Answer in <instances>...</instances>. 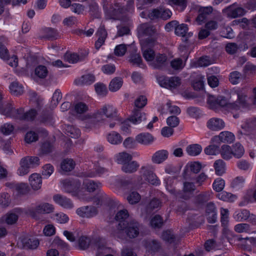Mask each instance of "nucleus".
Segmentation results:
<instances>
[{
	"label": "nucleus",
	"instance_id": "nucleus-53",
	"mask_svg": "<svg viewBox=\"0 0 256 256\" xmlns=\"http://www.w3.org/2000/svg\"><path fill=\"white\" fill-rule=\"evenodd\" d=\"M64 59L70 63H76L81 60V58L76 54L66 53L64 56Z\"/></svg>",
	"mask_w": 256,
	"mask_h": 256
},
{
	"label": "nucleus",
	"instance_id": "nucleus-52",
	"mask_svg": "<svg viewBox=\"0 0 256 256\" xmlns=\"http://www.w3.org/2000/svg\"><path fill=\"white\" fill-rule=\"evenodd\" d=\"M244 13L245 10L243 8H236L231 10L229 12L228 15L231 18H236L242 16L244 15Z\"/></svg>",
	"mask_w": 256,
	"mask_h": 256
},
{
	"label": "nucleus",
	"instance_id": "nucleus-28",
	"mask_svg": "<svg viewBox=\"0 0 256 256\" xmlns=\"http://www.w3.org/2000/svg\"><path fill=\"white\" fill-rule=\"evenodd\" d=\"M54 150V143L49 140H46L42 144L40 150L41 154L46 155L52 153Z\"/></svg>",
	"mask_w": 256,
	"mask_h": 256
},
{
	"label": "nucleus",
	"instance_id": "nucleus-12",
	"mask_svg": "<svg viewBox=\"0 0 256 256\" xmlns=\"http://www.w3.org/2000/svg\"><path fill=\"white\" fill-rule=\"evenodd\" d=\"M206 212L208 216V220L209 223H214L216 221V208L212 202L207 204L206 208Z\"/></svg>",
	"mask_w": 256,
	"mask_h": 256
},
{
	"label": "nucleus",
	"instance_id": "nucleus-64",
	"mask_svg": "<svg viewBox=\"0 0 256 256\" xmlns=\"http://www.w3.org/2000/svg\"><path fill=\"white\" fill-rule=\"evenodd\" d=\"M52 244L54 246H57L58 248L64 250L68 249V244L58 237H56Z\"/></svg>",
	"mask_w": 256,
	"mask_h": 256
},
{
	"label": "nucleus",
	"instance_id": "nucleus-54",
	"mask_svg": "<svg viewBox=\"0 0 256 256\" xmlns=\"http://www.w3.org/2000/svg\"><path fill=\"white\" fill-rule=\"evenodd\" d=\"M241 76L242 74L240 72L234 71L230 73L229 80L232 84H236L240 82Z\"/></svg>",
	"mask_w": 256,
	"mask_h": 256
},
{
	"label": "nucleus",
	"instance_id": "nucleus-55",
	"mask_svg": "<svg viewBox=\"0 0 256 256\" xmlns=\"http://www.w3.org/2000/svg\"><path fill=\"white\" fill-rule=\"evenodd\" d=\"M143 52L142 55L147 61H152L154 58V52L152 48H142Z\"/></svg>",
	"mask_w": 256,
	"mask_h": 256
},
{
	"label": "nucleus",
	"instance_id": "nucleus-33",
	"mask_svg": "<svg viewBox=\"0 0 256 256\" xmlns=\"http://www.w3.org/2000/svg\"><path fill=\"white\" fill-rule=\"evenodd\" d=\"M122 83V79L121 78L116 77L110 82L109 89L112 92H116L121 88Z\"/></svg>",
	"mask_w": 256,
	"mask_h": 256
},
{
	"label": "nucleus",
	"instance_id": "nucleus-1",
	"mask_svg": "<svg viewBox=\"0 0 256 256\" xmlns=\"http://www.w3.org/2000/svg\"><path fill=\"white\" fill-rule=\"evenodd\" d=\"M104 116L110 120L120 122L116 109L110 104H105L96 112L83 116L82 120L86 123V128H92L100 122H106Z\"/></svg>",
	"mask_w": 256,
	"mask_h": 256
},
{
	"label": "nucleus",
	"instance_id": "nucleus-27",
	"mask_svg": "<svg viewBox=\"0 0 256 256\" xmlns=\"http://www.w3.org/2000/svg\"><path fill=\"white\" fill-rule=\"evenodd\" d=\"M30 184L34 190H38L41 187L42 180L40 176L36 173L33 174L29 178Z\"/></svg>",
	"mask_w": 256,
	"mask_h": 256
},
{
	"label": "nucleus",
	"instance_id": "nucleus-3",
	"mask_svg": "<svg viewBox=\"0 0 256 256\" xmlns=\"http://www.w3.org/2000/svg\"><path fill=\"white\" fill-rule=\"evenodd\" d=\"M140 224L135 220L128 222L125 228H122L118 230L116 236L121 239L125 238V235L130 238L137 237L140 232Z\"/></svg>",
	"mask_w": 256,
	"mask_h": 256
},
{
	"label": "nucleus",
	"instance_id": "nucleus-20",
	"mask_svg": "<svg viewBox=\"0 0 256 256\" xmlns=\"http://www.w3.org/2000/svg\"><path fill=\"white\" fill-rule=\"evenodd\" d=\"M188 28L187 24H178L176 27L175 34L177 36L185 38L184 40L186 42L188 40V38L192 35V32H188Z\"/></svg>",
	"mask_w": 256,
	"mask_h": 256
},
{
	"label": "nucleus",
	"instance_id": "nucleus-6",
	"mask_svg": "<svg viewBox=\"0 0 256 256\" xmlns=\"http://www.w3.org/2000/svg\"><path fill=\"white\" fill-rule=\"evenodd\" d=\"M196 190V186L192 182H185L183 184L182 192H178L176 194L177 198L184 200L190 199Z\"/></svg>",
	"mask_w": 256,
	"mask_h": 256
},
{
	"label": "nucleus",
	"instance_id": "nucleus-19",
	"mask_svg": "<svg viewBox=\"0 0 256 256\" xmlns=\"http://www.w3.org/2000/svg\"><path fill=\"white\" fill-rule=\"evenodd\" d=\"M224 122L218 118H212L207 122L208 128L212 130H220L224 127Z\"/></svg>",
	"mask_w": 256,
	"mask_h": 256
},
{
	"label": "nucleus",
	"instance_id": "nucleus-45",
	"mask_svg": "<svg viewBox=\"0 0 256 256\" xmlns=\"http://www.w3.org/2000/svg\"><path fill=\"white\" fill-rule=\"evenodd\" d=\"M232 151L233 152V156L238 158H241L244 155V152L243 146L238 142L236 143L233 146Z\"/></svg>",
	"mask_w": 256,
	"mask_h": 256
},
{
	"label": "nucleus",
	"instance_id": "nucleus-9",
	"mask_svg": "<svg viewBox=\"0 0 256 256\" xmlns=\"http://www.w3.org/2000/svg\"><path fill=\"white\" fill-rule=\"evenodd\" d=\"M235 139L234 134L231 132L224 131L221 132L218 136H214L212 141L216 143H232Z\"/></svg>",
	"mask_w": 256,
	"mask_h": 256
},
{
	"label": "nucleus",
	"instance_id": "nucleus-4",
	"mask_svg": "<svg viewBox=\"0 0 256 256\" xmlns=\"http://www.w3.org/2000/svg\"><path fill=\"white\" fill-rule=\"evenodd\" d=\"M63 188L66 192L71 194L74 196H77L80 199L83 200L89 201L90 198H86L80 190V183L78 180H64L62 182Z\"/></svg>",
	"mask_w": 256,
	"mask_h": 256
},
{
	"label": "nucleus",
	"instance_id": "nucleus-51",
	"mask_svg": "<svg viewBox=\"0 0 256 256\" xmlns=\"http://www.w3.org/2000/svg\"><path fill=\"white\" fill-rule=\"evenodd\" d=\"M62 98V95L59 90H56L53 94L51 101V106L52 108H55L58 104L59 102Z\"/></svg>",
	"mask_w": 256,
	"mask_h": 256
},
{
	"label": "nucleus",
	"instance_id": "nucleus-50",
	"mask_svg": "<svg viewBox=\"0 0 256 256\" xmlns=\"http://www.w3.org/2000/svg\"><path fill=\"white\" fill-rule=\"evenodd\" d=\"M90 238L86 236H82L78 239V246L81 250H86L89 246Z\"/></svg>",
	"mask_w": 256,
	"mask_h": 256
},
{
	"label": "nucleus",
	"instance_id": "nucleus-17",
	"mask_svg": "<svg viewBox=\"0 0 256 256\" xmlns=\"http://www.w3.org/2000/svg\"><path fill=\"white\" fill-rule=\"evenodd\" d=\"M129 214L126 210H120L118 212L115 216V219L118 222V230L122 228H125L129 221L126 220L128 218Z\"/></svg>",
	"mask_w": 256,
	"mask_h": 256
},
{
	"label": "nucleus",
	"instance_id": "nucleus-22",
	"mask_svg": "<svg viewBox=\"0 0 256 256\" xmlns=\"http://www.w3.org/2000/svg\"><path fill=\"white\" fill-rule=\"evenodd\" d=\"M102 184L100 182L89 180H85L82 184V188L90 192L99 190Z\"/></svg>",
	"mask_w": 256,
	"mask_h": 256
},
{
	"label": "nucleus",
	"instance_id": "nucleus-59",
	"mask_svg": "<svg viewBox=\"0 0 256 256\" xmlns=\"http://www.w3.org/2000/svg\"><path fill=\"white\" fill-rule=\"evenodd\" d=\"M127 200L130 204H135L140 200V196L138 192H132L128 196Z\"/></svg>",
	"mask_w": 256,
	"mask_h": 256
},
{
	"label": "nucleus",
	"instance_id": "nucleus-21",
	"mask_svg": "<svg viewBox=\"0 0 256 256\" xmlns=\"http://www.w3.org/2000/svg\"><path fill=\"white\" fill-rule=\"evenodd\" d=\"M168 152L166 150H158L152 155V161L154 164H161L168 158Z\"/></svg>",
	"mask_w": 256,
	"mask_h": 256
},
{
	"label": "nucleus",
	"instance_id": "nucleus-60",
	"mask_svg": "<svg viewBox=\"0 0 256 256\" xmlns=\"http://www.w3.org/2000/svg\"><path fill=\"white\" fill-rule=\"evenodd\" d=\"M39 120L41 122L45 124H52L53 118L51 113H44L40 117Z\"/></svg>",
	"mask_w": 256,
	"mask_h": 256
},
{
	"label": "nucleus",
	"instance_id": "nucleus-56",
	"mask_svg": "<svg viewBox=\"0 0 256 256\" xmlns=\"http://www.w3.org/2000/svg\"><path fill=\"white\" fill-rule=\"evenodd\" d=\"M48 73L46 68L44 66H38L35 69V74L40 78H45Z\"/></svg>",
	"mask_w": 256,
	"mask_h": 256
},
{
	"label": "nucleus",
	"instance_id": "nucleus-43",
	"mask_svg": "<svg viewBox=\"0 0 256 256\" xmlns=\"http://www.w3.org/2000/svg\"><path fill=\"white\" fill-rule=\"evenodd\" d=\"M217 197L220 200L225 202H232L236 198V196L231 193L224 191L217 194Z\"/></svg>",
	"mask_w": 256,
	"mask_h": 256
},
{
	"label": "nucleus",
	"instance_id": "nucleus-41",
	"mask_svg": "<svg viewBox=\"0 0 256 256\" xmlns=\"http://www.w3.org/2000/svg\"><path fill=\"white\" fill-rule=\"evenodd\" d=\"M161 206V202L157 198L152 199L146 207V211L148 214H150L153 210L158 208Z\"/></svg>",
	"mask_w": 256,
	"mask_h": 256
},
{
	"label": "nucleus",
	"instance_id": "nucleus-40",
	"mask_svg": "<svg viewBox=\"0 0 256 256\" xmlns=\"http://www.w3.org/2000/svg\"><path fill=\"white\" fill-rule=\"evenodd\" d=\"M5 39L4 36L0 37V58L4 60H8L10 56L8 50L2 44Z\"/></svg>",
	"mask_w": 256,
	"mask_h": 256
},
{
	"label": "nucleus",
	"instance_id": "nucleus-39",
	"mask_svg": "<svg viewBox=\"0 0 256 256\" xmlns=\"http://www.w3.org/2000/svg\"><path fill=\"white\" fill-rule=\"evenodd\" d=\"M153 172V167L150 164L142 166L140 170V173L142 176V178H144V180Z\"/></svg>",
	"mask_w": 256,
	"mask_h": 256
},
{
	"label": "nucleus",
	"instance_id": "nucleus-57",
	"mask_svg": "<svg viewBox=\"0 0 256 256\" xmlns=\"http://www.w3.org/2000/svg\"><path fill=\"white\" fill-rule=\"evenodd\" d=\"M88 110V106L82 102H78L74 106V111L77 114H81L87 112Z\"/></svg>",
	"mask_w": 256,
	"mask_h": 256
},
{
	"label": "nucleus",
	"instance_id": "nucleus-36",
	"mask_svg": "<svg viewBox=\"0 0 256 256\" xmlns=\"http://www.w3.org/2000/svg\"><path fill=\"white\" fill-rule=\"evenodd\" d=\"M107 139L109 142L113 144H118L122 142V138L120 134L115 132L108 134Z\"/></svg>",
	"mask_w": 256,
	"mask_h": 256
},
{
	"label": "nucleus",
	"instance_id": "nucleus-10",
	"mask_svg": "<svg viewBox=\"0 0 256 256\" xmlns=\"http://www.w3.org/2000/svg\"><path fill=\"white\" fill-rule=\"evenodd\" d=\"M21 242L22 248L26 250H35L40 244L38 240L32 236H26L22 238Z\"/></svg>",
	"mask_w": 256,
	"mask_h": 256
},
{
	"label": "nucleus",
	"instance_id": "nucleus-30",
	"mask_svg": "<svg viewBox=\"0 0 256 256\" xmlns=\"http://www.w3.org/2000/svg\"><path fill=\"white\" fill-rule=\"evenodd\" d=\"M222 157L226 160H228L232 158L233 152L231 147L228 145L224 144L220 149V152Z\"/></svg>",
	"mask_w": 256,
	"mask_h": 256
},
{
	"label": "nucleus",
	"instance_id": "nucleus-15",
	"mask_svg": "<svg viewBox=\"0 0 256 256\" xmlns=\"http://www.w3.org/2000/svg\"><path fill=\"white\" fill-rule=\"evenodd\" d=\"M138 32L140 36H153L156 33V30L152 26L148 23H144L138 27Z\"/></svg>",
	"mask_w": 256,
	"mask_h": 256
},
{
	"label": "nucleus",
	"instance_id": "nucleus-2",
	"mask_svg": "<svg viewBox=\"0 0 256 256\" xmlns=\"http://www.w3.org/2000/svg\"><path fill=\"white\" fill-rule=\"evenodd\" d=\"M237 98L236 102L228 103L226 99L222 96L215 97L213 96H210L208 97L207 102L210 106L212 109H216L220 106H227L234 110L238 109L240 106H244L246 104V96L238 92H234L231 94L230 98Z\"/></svg>",
	"mask_w": 256,
	"mask_h": 256
},
{
	"label": "nucleus",
	"instance_id": "nucleus-58",
	"mask_svg": "<svg viewBox=\"0 0 256 256\" xmlns=\"http://www.w3.org/2000/svg\"><path fill=\"white\" fill-rule=\"evenodd\" d=\"M162 238L170 244L174 242L176 237L172 232L170 230L164 232L162 236Z\"/></svg>",
	"mask_w": 256,
	"mask_h": 256
},
{
	"label": "nucleus",
	"instance_id": "nucleus-34",
	"mask_svg": "<svg viewBox=\"0 0 256 256\" xmlns=\"http://www.w3.org/2000/svg\"><path fill=\"white\" fill-rule=\"evenodd\" d=\"M216 174L218 176H222L225 172L226 164L222 160L215 161L214 164Z\"/></svg>",
	"mask_w": 256,
	"mask_h": 256
},
{
	"label": "nucleus",
	"instance_id": "nucleus-47",
	"mask_svg": "<svg viewBox=\"0 0 256 256\" xmlns=\"http://www.w3.org/2000/svg\"><path fill=\"white\" fill-rule=\"evenodd\" d=\"M12 188L18 194H24L28 192L29 188L28 186L24 183L14 184Z\"/></svg>",
	"mask_w": 256,
	"mask_h": 256
},
{
	"label": "nucleus",
	"instance_id": "nucleus-35",
	"mask_svg": "<svg viewBox=\"0 0 256 256\" xmlns=\"http://www.w3.org/2000/svg\"><path fill=\"white\" fill-rule=\"evenodd\" d=\"M10 92L14 96L22 94L24 92L23 87L17 82H14L10 86Z\"/></svg>",
	"mask_w": 256,
	"mask_h": 256
},
{
	"label": "nucleus",
	"instance_id": "nucleus-38",
	"mask_svg": "<svg viewBox=\"0 0 256 256\" xmlns=\"http://www.w3.org/2000/svg\"><path fill=\"white\" fill-rule=\"evenodd\" d=\"M14 108L10 104L0 106V112L7 117H12Z\"/></svg>",
	"mask_w": 256,
	"mask_h": 256
},
{
	"label": "nucleus",
	"instance_id": "nucleus-44",
	"mask_svg": "<svg viewBox=\"0 0 256 256\" xmlns=\"http://www.w3.org/2000/svg\"><path fill=\"white\" fill-rule=\"evenodd\" d=\"M146 247L149 252H154L160 248V246L157 240H150L146 242Z\"/></svg>",
	"mask_w": 256,
	"mask_h": 256
},
{
	"label": "nucleus",
	"instance_id": "nucleus-7",
	"mask_svg": "<svg viewBox=\"0 0 256 256\" xmlns=\"http://www.w3.org/2000/svg\"><path fill=\"white\" fill-rule=\"evenodd\" d=\"M54 206L48 203H43L37 206L34 208H30L28 210V214L34 218L36 217L37 214H49L53 212Z\"/></svg>",
	"mask_w": 256,
	"mask_h": 256
},
{
	"label": "nucleus",
	"instance_id": "nucleus-42",
	"mask_svg": "<svg viewBox=\"0 0 256 256\" xmlns=\"http://www.w3.org/2000/svg\"><path fill=\"white\" fill-rule=\"evenodd\" d=\"M150 224L153 228H160L163 226V219L160 215H156L152 218Z\"/></svg>",
	"mask_w": 256,
	"mask_h": 256
},
{
	"label": "nucleus",
	"instance_id": "nucleus-16",
	"mask_svg": "<svg viewBox=\"0 0 256 256\" xmlns=\"http://www.w3.org/2000/svg\"><path fill=\"white\" fill-rule=\"evenodd\" d=\"M96 35L98 36V39L95 43V48L96 50H98L104 44L108 35L104 26H100Z\"/></svg>",
	"mask_w": 256,
	"mask_h": 256
},
{
	"label": "nucleus",
	"instance_id": "nucleus-48",
	"mask_svg": "<svg viewBox=\"0 0 256 256\" xmlns=\"http://www.w3.org/2000/svg\"><path fill=\"white\" fill-rule=\"evenodd\" d=\"M225 185L224 180L221 178L216 179L212 184L213 189L217 192L222 191Z\"/></svg>",
	"mask_w": 256,
	"mask_h": 256
},
{
	"label": "nucleus",
	"instance_id": "nucleus-63",
	"mask_svg": "<svg viewBox=\"0 0 256 256\" xmlns=\"http://www.w3.org/2000/svg\"><path fill=\"white\" fill-rule=\"evenodd\" d=\"M95 90L96 93L100 96H106L108 90L106 85L102 83H97L94 85Z\"/></svg>",
	"mask_w": 256,
	"mask_h": 256
},
{
	"label": "nucleus",
	"instance_id": "nucleus-18",
	"mask_svg": "<svg viewBox=\"0 0 256 256\" xmlns=\"http://www.w3.org/2000/svg\"><path fill=\"white\" fill-rule=\"evenodd\" d=\"M212 6L201 7L199 9V14L196 17V20L198 24H201L205 21L208 16L212 13Z\"/></svg>",
	"mask_w": 256,
	"mask_h": 256
},
{
	"label": "nucleus",
	"instance_id": "nucleus-62",
	"mask_svg": "<svg viewBox=\"0 0 256 256\" xmlns=\"http://www.w3.org/2000/svg\"><path fill=\"white\" fill-rule=\"evenodd\" d=\"M220 152L219 146L216 144H211L204 149V152L206 154L216 155Z\"/></svg>",
	"mask_w": 256,
	"mask_h": 256
},
{
	"label": "nucleus",
	"instance_id": "nucleus-11",
	"mask_svg": "<svg viewBox=\"0 0 256 256\" xmlns=\"http://www.w3.org/2000/svg\"><path fill=\"white\" fill-rule=\"evenodd\" d=\"M212 192L210 191L202 192L196 195L193 200L194 203L198 206H203L211 198Z\"/></svg>",
	"mask_w": 256,
	"mask_h": 256
},
{
	"label": "nucleus",
	"instance_id": "nucleus-13",
	"mask_svg": "<svg viewBox=\"0 0 256 256\" xmlns=\"http://www.w3.org/2000/svg\"><path fill=\"white\" fill-rule=\"evenodd\" d=\"M137 142L144 146H148L152 144L154 140L153 136L148 132H142L136 136Z\"/></svg>",
	"mask_w": 256,
	"mask_h": 256
},
{
	"label": "nucleus",
	"instance_id": "nucleus-32",
	"mask_svg": "<svg viewBox=\"0 0 256 256\" xmlns=\"http://www.w3.org/2000/svg\"><path fill=\"white\" fill-rule=\"evenodd\" d=\"M202 148L198 144H192L186 147V151L188 155L196 156L198 155L202 152Z\"/></svg>",
	"mask_w": 256,
	"mask_h": 256
},
{
	"label": "nucleus",
	"instance_id": "nucleus-8",
	"mask_svg": "<svg viewBox=\"0 0 256 256\" xmlns=\"http://www.w3.org/2000/svg\"><path fill=\"white\" fill-rule=\"evenodd\" d=\"M76 213L82 218H88L96 216L98 213V210L94 206H84L78 208Z\"/></svg>",
	"mask_w": 256,
	"mask_h": 256
},
{
	"label": "nucleus",
	"instance_id": "nucleus-14",
	"mask_svg": "<svg viewBox=\"0 0 256 256\" xmlns=\"http://www.w3.org/2000/svg\"><path fill=\"white\" fill-rule=\"evenodd\" d=\"M53 200L56 204L65 208L70 209L74 207V204L70 198L60 194L54 195Z\"/></svg>",
	"mask_w": 256,
	"mask_h": 256
},
{
	"label": "nucleus",
	"instance_id": "nucleus-25",
	"mask_svg": "<svg viewBox=\"0 0 256 256\" xmlns=\"http://www.w3.org/2000/svg\"><path fill=\"white\" fill-rule=\"evenodd\" d=\"M167 56L165 54H158L156 56L154 60L152 65L154 68L161 69L166 66Z\"/></svg>",
	"mask_w": 256,
	"mask_h": 256
},
{
	"label": "nucleus",
	"instance_id": "nucleus-31",
	"mask_svg": "<svg viewBox=\"0 0 256 256\" xmlns=\"http://www.w3.org/2000/svg\"><path fill=\"white\" fill-rule=\"evenodd\" d=\"M116 162L118 164L124 166L126 164L130 162L132 160V156L126 152H120L116 156Z\"/></svg>",
	"mask_w": 256,
	"mask_h": 256
},
{
	"label": "nucleus",
	"instance_id": "nucleus-61",
	"mask_svg": "<svg viewBox=\"0 0 256 256\" xmlns=\"http://www.w3.org/2000/svg\"><path fill=\"white\" fill-rule=\"evenodd\" d=\"M10 202V196L8 193L4 192L0 195V205L2 207L8 206Z\"/></svg>",
	"mask_w": 256,
	"mask_h": 256
},
{
	"label": "nucleus",
	"instance_id": "nucleus-24",
	"mask_svg": "<svg viewBox=\"0 0 256 256\" xmlns=\"http://www.w3.org/2000/svg\"><path fill=\"white\" fill-rule=\"evenodd\" d=\"M146 120V114L138 109H134L129 120L134 124H139Z\"/></svg>",
	"mask_w": 256,
	"mask_h": 256
},
{
	"label": "nucleus",
	"instance_id": "nucleus-46",
	"mask_svg": "<svg viewBox=\"0 0 256 256\" xmlns=\"http://www.w3.org/2000/svg\"><path fill=\"white\" fill-rule=\"evenodd\" d=\"M156 39L154 38H148L140 42L142 48H151L156 44Z\"/></svg>",
	"mask_w": 256,
	"mask_h": 256
},
{
	"label": "nucleus",
	"instance_id": "nucleus-26",
	"mask_svg": "<svg viewBox=\"0 0 256 256\" xmlns=\"http://www.w3.org/2000/svg\"><path fill=\"white\" fill-rule=\"evenodd\" d=\"M95 80V77L93 74H87L83 75L78 79L74 80V83L76 85H89L93 83Z\"/></svg>",
	"mask_w": 256,
	"mask_h": 256
},
{
	"label": "nucleus",
	"instance_id": "nucleus-37",
	"mask_svg": "<svg viewBox=\"0 0 256 256\" xmlns=\"http://www.w3.org/2000/svg\"><path fill=\"white\" fill-rule=\"evenodd\" d=\"M75 166V162L70 158H66L63 160L61 163V168L64 172L72 170Z\"/></svg>",
	"mask_w": 256,
	"mask_h": 256
},
{
	"label": "nucleus",
	"instance_id": "nucleus-5",
	"mask_svg": "<svg viewBox=\"0 0 256 256\" xmlns=\"http://www.w3.org/2000/svg\"><path fill=\"white\" fill-rule=\"evenodd\" d=\"M159 84L164 88L172 90L180 86L181 80L177 76L168 78L164 76H159L158 78Z\"/></svg>",
	"mask_w": 256,
	"mask_h": 256
},
{
	"label": "nucleus",
	"instance_id": "nucleus-49",
	"mask_svg": "<svg viewBox=\"0 0 256 256\" xmlns=\"http://www.w3.org/2000/svg\"><path fill=\"white\" fill-rule=\"evenodd\" d=\"M234 229L236 232L238 233L249 232L250 231V225L246 223L236 224Z\"/></svg>",
	"mask_w": 256,
	"mask_h": 256
},
{
	"label": "nucleus",
	"instance_id": "nucleus-29",
	"mask_svg": "<svg viewBox=\"0 0 256 256\" xmlns=\"http://www.w3.org/2000/svg\"><path fill=\"white\" fill-rule=\"evenodd\" d=\"M139 164L136 161L128 162L122 167V170L126 173H133L136 172Z\"/></svg>",
	"mask_w": 256,
	"mask_h": 256
},
{
	"label": "nucleus",
	"instance_id": "nucleus-23",
	"mask_svg": "<svg viewBox=\"0 0 256 256\" xmlns=\"http://www.w3.org/2000/svg\"><path fill=\"white\" fill-rule=\"evenodd\" d=\"M39 161L40 159L38 156H26L21 160L20 164H24L25 166L30 169L39 165Z\"/></svg>",
	"mask_w": 256,
	"mask_h": 256
}]
</instances>
